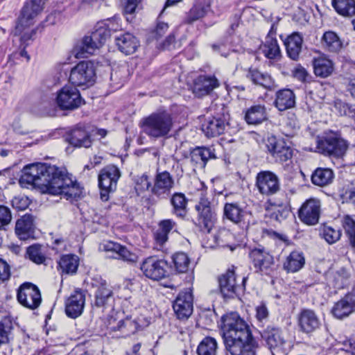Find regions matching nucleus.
Here are the masks:
<instances>
[{
	"mask_svg": "<svg viewBox=\"0 0 355 355\" xmlns=\"http://www.w3.org/2000/svg\"><path fill=\"white\" fill-rule=\"evenodd\" d=\"M300 128L298 120L295 114L289 113L285 121L284 128L287 129L284 133L286 136H292L295 131Z\"/></svg>",
	"mask_w": 355,
	"mask_h": 355,
	"instance_id": "obj_57",
	"label": "nucleus"
},
{
	"mask_svg": "<svg viewBox=\"0 0 355 355\" xmlns=\"http://www.w3.org/2000/svg\"><path fill=\"white\" fill-rule=\"evenodd\" d=\"M12 329L13 323L10 317H5L0 320V344L9 342Z\"/></svg>",
	"mask_w": 355,
	"mask_h": 355,
	"instance_id": "obj_51",
	"label": "nucleus"
},
{
	"mask_svg": "<svg viewBox=\"0 0 355 355\" xmlns=\"http://www.w3.org/2000/svg\"><path fill=\"white\" fill-rule=\"evenodd\" d=\"M176 226L173 219H164L158 223V229L154 233V239L157 245L162 246L168 239V234Z\"/></svg>",
	"mask_w": 355,
	"mask_h": 355,
	"instance_id": "obj_41",
	"label": "nucleus"
},
{
	"mask_svg": "<svg viewBox=\"0 0 355 355\" xmlns=\"http://www.w3.org/2000/svg\"><path fill=\"white\" fill-rule=\"evenodd\" d=\"M355 312V290L347 293L343 297L336 302L331 313L338 319H343Z\"/></svg>",
	"mask_w": 355,
	"mask_h": 355,
	"instance_id": "obj_23",
	"label": "nucleus"
},
{
	"mask_svg": "<svg viewBox=\"0 0 355 355\" xmlns=\"http://www.w3.org/2000/svg\"><path fill=\"white\" fill-rule=\"evenodd\" d=\"M119 50L125 55L134 53L139 46V40L132 33L126 32L115 37Z\"/></svg>",
	"mask_w": 355,
	"mask_h": 355,
	"instance_id": "obj_34",
	"label": "nucleus"
},
{
	"mask_svg": "<svg viewBox=\"0 0 355 355\" xmlns=\"http://www.w3.org/2000/svg\"><path fill=\"white\" fill-rule=\"evenodd\" d=\"M313 67L315 75L323 78L329 76L334 71L332 61L326 57L314 58Z\"/></svg>",
	"mask_w": 355,
	"mask_h": 355,
	"instance_id": "obj_42",
	"label": "nucleus"
},
{
	"mask_svg": "<svg viewBox=\"0 0 355 355\" xmlns=\"http://www.w3.org/2000/svg\"><path fill=\"white\" fill-rule=\"evenodd\" d=\"M65 141L75 148H89L92 144L89 133L79 127L68 132L65 135Z\"/></svg>",
	"mask_w": 355,
	"mask_h": 355,
	"instance_id": "obj_33",
	"label": "nucleus"
},
{
	"mask_svg": "<svg viewBox=\"0 0 355 355\" xmlns=\"http://www.w3.org/2000/svg\"><path fill=\"white\" fill-rule=\"evenodd\" d=\"M249 257L256 270L262 275H270L273 271L274 257L263 248H254L250 252Z\"/></svg>",
	"mask_w": 355,
	"mask_h": 355,
	"instance_id": "obj_15",
	"label": "nucleus"
},
{
	"mask_svg": "<svg viewBox=\"0 0 355 355\" xmlns=\"http://www.w3.org/2000/svg\"><path fill=\"white\" fill-rule=\"evenodd\" d=\"M220 320L224 343L232 355H256L258 343L250 325L237 313H227Z\"/></svg>",
	"mask_w": 355,
	"mask_h": 355,
	"instance_id": "obj_2",
	"label": "nucleus"
},
{
	"mask_svg": "<svg viewBox=\"0 0 355 355\" xmlns=\"http://www.w3.org/2000/svg\"><path fill=\"white\" fill-rule=\"evenodd\" d=\"M223 214L225 218L243 230H247L249 228L252 219V213L242 208L238 202L225 203Z\"/></svg>",
	"mask_w": 355,
	"mask_h": 355,
	"instance_id": "obj_9",
	"label": "nucleus"
},
{
	"mask_svg": "<svg viewBox=\"0 0 355 355\" xmlns=\"http://www.w3.org/2000/svg\"><path fill=\"white\" fill-rule=\"evenodd\" d=\"M321 214V203L318 199L306 200L298 211L300 220L308 225H315L318 221Z\"/></svg>",
	"mask_w": 355,
	"mask_h": 355,
	"instance_id": "obj_20",
	"label": "nucleus"
},
{
	"mask_svg": "<svg viewBox=\"0 0 355 355\" xmlns=\"http://www.w3.org/2000/svg\"><path fill=\"white\" fill-rule=\"evenodd\" d=\"M327 285L334 289H343L350 283L351 274L345 268L329 269L325 274Z\"/></svg>",
	"mask_w": 355,
	"mask_h": 355,
	"instance_id": "obj_26",
	"label": "nucleus"
},
{
	"mask_svg": "<svg viewBox=\"0 0 355 355\" xmlns=\"http://www.w3.org/2000/svg\"><path fill=\"white\" fill-rule=\"evenodd\" d=\"M195 209L198 214L196 225L200 228V231L209 233L217 220V215L205 191L200 193L199 201L195 205Z\"/></svg>",
	"mask_w": 355,
	"mask_h": 355,
	"instance_id": "obj_5",
	"label": "nucleus"
},
{
	"mask_svg": "<svg viewBox=\"0 0 355 355\" xmlns=\"http://www.w3.org/2000/svg\"><path fill=\"white\" fill-rule=\"evenodd\" d=\"M211 0H196L186 13L184 22L191 24L205 17L211 10Z\"/></svg>",
	"mask_w": 355,
	"mask_h": 355,
	"instance_id": "obj_31",
	"label": "nucleus"
},
{
	"mask_svg": "<svg viewBox=\"0 0 355 355\" xmlns=\"http://www.w3.org/2000/svg\"><path fill=\"white\" fill-rule=\"evenodd\" d=\"M85 304V295L78 289L74 291L65 301V313L71 318L79 317L83 312Z\"/></svg>",
	"mask_w": 355,
	"mask_h": 355,
	"instance_id": "obj_24",
	"label": "nucleus"
},
{
	"mask_svg": "<svg viewBox=\"0 0 355 355\" xmlns=\"http://www.w3.org/2000/svg\"><path fill=\"white\" fill-rule=\"evenodd\" d=\"M261 336L266 343L272 355L280 352L286 344L282 329L275 325H268L261 331Z\"/></svg>",
	"mask_w": 355,
	"mask_h": 355,
	"instance_id": "obj_19",
	"label": "nucleus"
},
{
	"mask_svg": "<svg viewBox=\"0 0 355 355\" xmlns=\"http://www.w3.org/2000/svg\"><path fill=\"white\" fill-rule=\"evenodd\" d=\"M349 143L338 135H327L317 141L318 152L334 158H342L346 153Z\"/></svg>",
	"mask_w": 355,
	"mask_h": 355,
	"instance_id": "obj_6",
	"label": "nucleus"
},
{
	"mask_svg": "<svg viewBox=\"0 0 355 355\" xmlns=\"http://www.w3.org/2000/svg\"><path fill=\"white\" fill-rule=\"evenodd\" d=\"M140 269L147 278L154 281H159L169 275L168 262L155 256L146 258L142 261Z\"/></svg>",
	"mask_w": 355,
	"mask_h": 355,
	"instance_id": "obj_8",
	"label": "nucleus"
},
{
	"mask_svg": "<svg viewBox=\"0 0 355 355\" xmlns=\"http://www.w3.org/2000/svg\"><path fill=\"white\" fill-rule=\"evenodd\" d=\"M173 261L176 270L179 272H186L190 265V259L184 252H177L173 257Z\"/></svg>",
	"mask_w": 355,
	"mask_h": 355,
	"instance_id": "obj_52",
	"label": "nucleus"
},
{
	"mask_svg": "<svg viewBox=\"0 0 355 355\" xmlns=\"http://www.w3.org/2000/svg\"><path fill=\"white\" fill-rule=\"evenodd\" d=\"M219 86V82L214 76L201 75L193 81L192 91L198 98L210 94L215 88Z\"/></svg>",
	"mask_w": 355,
	"mask_h": 355,
	"instance_id": "obj_25",
	"label": "nucleus"
},
{
	"mask_svg": "<svg viewBox=\"0 0 355 355\" xmlns=\"http://www.w3.org/2000/svg\"><path fill=\"white\" fill-rule=\"evenodd\" d=\"M260 50L268 59H277L281 56V51L276 38L267 36L265 42L261 45Z\"/></svg>",
	"mask_w": 355,
	"mask_h": 355,
	"instance_id": "obj_45",
	"label": "nucleus"
},
{
	"mask_svg": "<svg viewBox=\"0 0 355 355\" xmlns=\"http://www.w3.org/2000/svg\"><path fill=\"white\" fill-rule=\"evenodd\" d=\"M96 66L94 60L79 62L71 69L69 81L76 86L92 85L96 79Z\"/></svg>",
	"mask_w": 355,
	"mask_h": 355,
	"instance_id": "obj_7",
	"label": "nucleus"
},
{
	"mask_svg": "<svg viewBox=\"0 0 355 355\" xmlns=\"http://www.w3.org/2000/svg\"><path fill=\"white\" fill-rule=\"evenodd\" d=\"M174 186L175 180L169 172L157 171L151 187V193L160 199L166 198L170 195Z\"/></svg>",
	"mask_w": 355,
	"mask_h": 355,
	"instance_id": "obj_18",
	"label": "nucleus"
},
{
	"mask_svg": "<svg viewBox=\"0 0 355 355\" xmlns=\"http://www.w3.org/2000/svg\"><path fill=\"white\" fill-rule=\"evenodd\" d=\"M303 44V37L299 33H293L284 40L287 55L293 60L300 58Z\"/></svg>",
	"mask_w": 355,
	"mask_h": 355,
	"instance_id": "obj_35",
	"label": "nucleus"
},
{
	"mask_svg": "<svg viewBox=\"0 0 355 355\" xmlns=\"http://www.w3.org/2000/svg\"><path fill=\"white\" fill-rule=\"evenodd\" d=\"M58 270L62 275H72L76 273L79 266V257L75 254L62 255L58 262Z\"/></svg>",
	"mask_w": 355,
	"mask_h": 355,
	"instance_id": "obj_40",
	"label": "nucleus"
},
{
	"mask_svg": "<svg viewBox=\"0 0 355 355\" xmlns=\"http://www.w3.org/2000/svg\"><path fill=\"white\" fill-rule=\"evenodd\" d=\"M266 146L276 162L284 163L293 157V149L283 139H278L274 136L269 137Z\"/></svg>",
	"mask_w": 355,
	"mask_h": 355,
	"instance_id": "obj_21",
	"label": "nucleus"
},
{
	"mask_svg": "<svg viewBox=\"0 0 355 355\" xmlns=\"http://www.w3.org/2000/svg\"><path fill=\"white\" fill-rule=\"evenodd\" d=\"M220 110L221 112L209 117L202 125V131L207 137H214L224 132L228 124L229 114L224 107H222Z\"/></svg>",
	"mask_w": 355,
	"mask_h": 355,
	"instance_id": "obj_17",
	"label": "nucleus"
},
{
	"mask_svg": "<svg viewBox=\"0 0 355 355\" xmlns=\"http://www.w3.org/2000/svg\"><path fill=\"white\" fill-rule=\"evenodd\" d=\"M247 280L246 277L242 278V283L238 284L234 272V267L229 268L227 272L219 278V286L224 298H234L238 296L241 291L245 288Z\"/></svg>",
	"mask_w": 355,
	"mask_h": 355,
	"instance_id": "obj_10",
	"label": "nucleus"
},
{
	"mask_svg": "<svg viewBox=\"0 0 355 355\" xmlns=\"http://www.w3.org/2000/svg\"><path fill=\"white\" fill-rule=\"evenodd\" d=\"M232 234L228 230L225 228L220 230L215 236L218 244L221 246L229 245V243L232 240Z\"/></svg>",
	"mask_w": 355,
	"mask_h": 355,
	"instance_id": "obj_62",
	"label": "nucleus"
},
{
	"mask_svg": "<svg viewBox=\"0 0 355 355\" xmlns=\"http://www.w3.org/2000/svg\"><path fill=\"white\" fill-rule=\"evenodd\" d=\"M35 229V218L32 214H26L17 220L15 232L20 240L34 238Z\"/></svg>",
	"mask_w": 355,
	"mask_h": 355,
	"instance_id": "obj_28",
	"label": "nucleus"
},
{
	"mask_svg": "<svg viewBox=\"0 0 355 355\" xmlns=\"http://www.w3.org/2000/svg\"><path fill=\"white\" fill-rule=\"evenodd\" d=\"M342 225L349 242L355 251V220L349 215H346L342 220Z\"/></svg>",
	"mask_w": 355,
	"mask_h": 355,
	"instance_id": "obj_50",
	"label": "nucleus"
},
{
	"mask_svg": "<svg viewBox=\"0 0 355 355\" xmlns=\"http://www.w3.org/2000/svg\"><path fill=\"white\" fill-rule=\"evenodd\" d=\"M56 103L62 110H73L84 103L79 90L73 85H65L58 92Z\"/></svg>",
	"mask_w": 355,
	"mask_h": 355,
	"instance_id": "obj_11",
	"label": "nucleus"
},
{
	"mask_svg": "<svg viewBox=\"0 0 355 355\" xmlns=\"http://www.w3.org/2000/svg\"><path fill=\"white\" fill-rule=\"evenodd\" d=\"M135 190L138 193V194L148 191L150 188L153 187L151 185L150 180L148 178V176L146 174H143L141 176H138L135 178Z\"/></svg>",
	"mask_w": 355,
	"mask_h": 355,
	"instance_id": "obj_60",
	"label": "nucleus"
},
{
	"mask_svg": "<svg viewBox=\"0 0 355 355\" xmlns=\"http://www.w3.org/2000/svg\"><path fill=\"white\" fill-rule=\"evenodd\" d=\"M270 315V312L266 302H261L255 306V318L259 324H265Z\"/></svg>",
	"mask_w": 355,
	"mask_h": 355,
	"instance_id": "obj_56",
	"label": "nucleus"
},
{
	"mask_svg": "<svg viewBox=\"0 0 355 355\" xmlns=\"http://www.w3.org/2000/svg\"><path fill=\"white\" fill-rule=\"evenodd\" d=\"M322 42L324 48L331 52H338L343 46L339 37L333 31L325 32L323 34Z\"/></svg>",
	"mask_w": 355,
	"mask_h": 355,
	"instance_id": "obj_48",
	"label": "nucleus"
},
{
	"mask_svg": "<svg viewBox=\"0 0 355 355\" xmlns=\"http://www.w3.org/2000/svg\"><path fill=\"white\" fill-rule=\"evenodd\" d=\"M335 107L340 115L347 116L355 119V106L339 101L336 102Z\"/></svg>",
	"mask_w": 355,
	"mask_h": 355,
	"instance_id": "obj_59",
	"label": "nucleus"
},
{
	"mask_svg": "<svg viewBox=\"0 0 355 355\" xmlns=\"http://www.w3.org/2000/svg\"><path fill=\"white\" fill-rule=\"evenodd\" d=\"M28 258L36 263H42L45 261V257L42 252L41 245L35 244L29 246L26 250Z\"/></svg>",
	"mask_w": 355,
	"mask_h": 355,
	"instance_id": "obj_55",
	"label": "nucleus"
},
{
	"mask_svg": "<svg viewBox=\"0 0 355 355\" xmlns=\"http://www.w3.org/2000/svg\"><path fill=\"white\" fill-rule=\"evenodd\" d=\"M98 28L105 29L107 32V38L110 37L112 32H116L120 28L117 18L107 19L105 22L98 23L96 26Z\"/></svg>",
	"mask_w": 355,
	"mask_h": 355,
	"instance_id": "obj_61",
	"label": "nucleus"
},
{
	"mask_svg": "<svg viewBox=\"0 0 355 355\" xmlns=\"http://www.w3.org/2000/svg\"><path fill=\"white\" fill-rule=\"evenodd\" d=\"M139 324L131 318H126L124 320H120L116 327H113L114 331H119L121 336L126 337L131 334H135L138 329Z\"/></svg>",
	"mask_w": 355,
	"mask_h": 355,
	"instance_id": "obj_49",
	"label": "nucleus"
},
{
	"mask_svg": "<svg viewBox=\"0 0 355 355\" xmlns=\"http://www.w3.org/2000/svg\"><path fill=\"white\" fill-rule=\"evenodd\" d=\"M331 5L340 15L352 17L355 15V0H332Z\"/></svg>",
	"mask_w": 355,
	"mask_h": 355,
	"instance_id": "obj_46",
	"label": "nucleus"
},
{
	"mask_svg": "<svg viewBox=\"0 0 355 355\" xmlns=\"http://www.w3.org/2000/svg\"><path fill=\"white\" fill-rule=\"evenodd\" d=\"M42 9V0H30L24 6L15 29V34L20 36L21 46L26 47L35 39L40 27L31 26Z\"/></svg>",
	"mask_w": 355,
	"mask_h": 355,
	"instance_id": "obj_3",
	"label": "nucleus"
},
{
	"mask_svg": "<svg viewBox=\"0 0 355 355\" xmlns=\"http://www.w3.org/2000/svg\"><path fill=\"white\" fill-rule=\"evenodd\" d=\"M295 105V96L290 89H283L277 92L275 105L279 111L290 109Z\"/></svg>",
	"mask_w": 355,
	"mask_h": 355,
	"instance_id": "obj_37",
	"label": "nucleus"
},
{
	"mask_svg": "<svg viewBox=\"0 0 355 355\" xmlns=\"http://www.w3.org/2000/svg\"><path fill=\"white\" fill-rule=\"evenodd\" d=\"M339 196L343 202H352L355 203V184L353 182L345 184L339 189Z\"/></svg>",
	"mask_w": 355,
	"mask_h": 355,
	"instance_id": "obj_54",
	"label": "nucleus"
},
{
	"mask_svg": "<svg viewBox=\"0 0 355 355\" xmlns=\"http://www.w3.org/2000/svg\"><path fill=\"white\" fill-rule=\"evenodd\" d=\"M90 286L94 291V304L98 308H106L113 301V291L107 282L101 276L96 275L91 279Z\"/></svg>",
	"mask_w": 355,
	"mask_h": 355,
	"instance_id": "obj_12",
	"label": "nucleus"
},
{
	"mask_svg": "<svg viewBox=\"0 0 355 355\" xmlns=\"http://www.w3.org/2000/svg\"><path fill=\"white\" fill-rule=\"evenodd\" d=\"M17 298L20 304L32 310L37 309L42 302L39 288L30 282H25L19 286Z\"/></svg>",
	"mask_w": 355,
	"mask_h": 355,
	"instance_id": "obj_14",
	"label": "nucleus"
},
{
	"mask_svg": "<svg viewBox=\"0 0 355 355\" xmlns=\"http://www.w3.org/2000/svg\"><path fill=\"white\" fill-rule=\"evenodd\" d=\"M143 132L154 139L167 137L173 126L171 113L166 110H157L144 118L141 122Z\"/></svg>",
	"mask_w": 355,
	"mask_h": 355,
	"instance_id": "obj_4",
	"label": "nucleus"
},
{
	"mask_svg": "<svg viewBox=\"0 0 355 355\" xmlns=\"http://www.w3.org/2000/svg\"><path fill=\"white\" fill-rule=\"evenodd\" d=\"M320 236L329 244H333L340 239L341 232L339 229H334L331 226H324L320 231Z\"/></svg>",
	"mask_w": 355,
	"mask_h": 355,
	"instance_id": "obj_53",
	"label": "nucleus"
},
{
	"mask_svg": "<svg viewBox=\"0 0 355 355\" xmlns=\"http://www.w3.org/2000/svg\"><path fill=\"white\" fill-rule=\"evenodd\" d=\"M255 185L259 192L266 196H271L277 193L281 188L279 177L270 171L259 172L256 176Z\"/></svg>",
	"mask_w": 355,
	"mask_h": 355,
	"instance_id": "obj_13",
	"label": "nucleus"
},
{
	"mask_svg": "<svg viewBox=\"0 0 355 355\" xmlns=\"http://www.w3.org/2000/svg\"><path fill=\"white\" fill-rule=\"evenodd\" d=\"M168 26L164 22H158L155 30L151 33V37L155 40L161 38L167 31Z\"/></svg>",
	"mask_w": 355,
	"mask_h": 355,
	"instance_id": "obj_63",
	"label": "nucleus"
},
{
	"mask_svg": "<svg viewBox=\"0 0 355 355\" xmlns=\"http://www.w3.org/2000/svg\"><path fill=\"white\" fill-rule=\"evenodd\" d=\"M297 324L302 332L311 334L319 329L320 320L314 311L304 309L297 315Z\"/></svg>",
	"mask_w": 355,
	"mask_h": 355,
	"instance_id": "obj_27",
	"label": "nucleus"
},
{
	"mask_svg": "<svg viewBox=\"0 0 355 355\" xmlns=\"http://www.w3.org/2000/svg\"><path fill=\"white\" fill-rule=\"evenodd\" d=\"M19 183L23 187L36 188L42 193L60 196L70 202L81 198L83 193V187L64 168L43 163L24 166Z\"/></svg>",
	"mask_w": 355,
	"mask_h": 355,
	"instance_id": "obj_1",
	"label": "nucleus"
},
{
	"mask_svg": "<svg viewBox=\"0 0 355 355\" xmlns=\"http://www.w3.org/2000/svg\"><path fill=\"white\" fill-rule=\"evenodd\" d=\"M305 263V259L302 252L293 251L287 257L283 267L288 272H295L300 270Z\"/></svg>",
	"mask_w": 355,
	"mask_h": 355,
	"instance_id": "obj_44",
	"label": "nucleus"
},
{
	"mask_svg": "<svg viewBox=\"0 0 355 355\" xmlns=\"http://www.w3.org/2000/svg\"><path fill=\"white\" fill-rule=\"evenodd\" d=\"M188 198L183 193H174L170 198L171 213L178 218H184L188 212Z\"/></svg>",
	"mask_w": 355,
	"mask_h": 355,
	"instance_id": "obj_36",
	"label": "nucleus"
},
{
	"mask_svg": "<svg viewBox=\"0 0 355 355\" xmlns=\"http://www.w3.org/2000/svg\"><path fill=\"white\" fill-rule=\"evenodd\" d=\"M11 204L13 208L18 210H24L28 205V198L24 197H15L12 198Z\"/></svg>",
	"mask_w": 355,
	"mask_h": 355,
	"instance_id": "obj_64",
	"label": "nucleus"
},
{
	"mask_svg": "<svg viewBox=\"0 0 355 355\" xmlns=\"http://www.w3.org/2000/svg\"><path fill=\"white\" fill-rule=\"evenodd\" d=\"M10 209L4 205H0V230H6L12 221Z\"/></svg>",
	"mask_w": 355,
	"mask_h": 355,
	"instance_id": "obj_58",
	"label": "nucleus"
},
{
	"mask_svg": "<svg viewBox=\"0 0 355 355\" xmlns=\"http://www.w3.org/2000/svg\"><path fill=\"white\" fill-rule=\"evenodd\" d=\"M103 249L104 251L113 252L114 254L112 258L114 259L131 263H136L138 260V256L135 252L118 243L107 241L103 244Z\"/></svg>",
	"mask_w": 355,
	"mask_h": 355,
	"instance_id": "obj_29",
	"label": "nucleus"
},
{
	"mask_svg": "<svg viewBox=\"0 0 355 355\" xmlns=\"http://www.w3.org/2000/svg\"><path fill=\"white\" fill-rule=\"evenodd\" d=\"M334 179V173L329 168L318 167L313 171L311 175V182L318 187H325L332 183Z\"/></svg>",
	"mask_w": 355,
	"mask_h": 355,
	"instance_id": "obj_39",
	"label": "nucleus"
},
{
	"mask_svg": "<svg viewBox=\"0 0 355 355\" xmlns=\"http://www.w3.org/2000/svg\"><path fill=\"white\" fill-rule=\"evenodd\" d=\"M245 120L248 124L258 125L267 120V112L265 105H254L246 110Z\"/></svg>",
	"mask_w": 355,
	"mask_h": 355,
	"instance_id": "obj_38",
	"label": "nucleus"
},
{
	"mask_svg": "<svg viewBox=\"0 0 355 355\" xmlns=\"http://www.w3.org/2000/svg\"><path fill=\"white\" fill-rule=\"evenodd\" d=\"M121 177V171L115 165H107L102 168L98 175L100 188L115 189Z\"/></svg>",
	"mask_w": 355,
	"mask_h": 355,
	"instance_id": "obj_30",
	"label": "nucleus"
},
{
	"mask_svg": "<svg viewBox=\"0 0 355 355\" xmlns=\"http://www.w3.org/2000/svg\"><path fill=\"white\" fill-rule=\"evenodd\" d=\"M173 308L180 320L187 319L193 312V295L190 291L180 292L173 302Z\"/></svg>",
	"mask_w": 355,
	"mask_h": 355,
	"instance_id": "obj_22",
	"label": "nucleus"
},
{
	"mask_svg": "<svg viewBox=\"0 0 355 355\" xmlns=\"http://www.w3.org/2000/svg\"><path fill=\"white\" fill-rule=\"evenodd\" d=\"M190 161L196 168H203L207 162L216 159L214 149L210 147L197 146L190 150Z\"/></svg>",
	"mask_w": 355,
	"mask_h": 355,
	"instance_id": "obj_32",
	"label": "nucleus"
},
{
	"mask_svg": "<svg viewBox=\"0 0 355 355\" xmlns=\"http://www.w3.org/2000/svg\"><path fill=\"white\" fill-rule=\"evenodd\" d=\"M107 39V31L103 28H98L96 26L89 35L83 37L80 51L78 52V54H80L81 57L94 54L97 49L105 44Z\"/></svg>",
	"mask_w": 355,
	"mask_h": 355,
	"instance_id": "obj_16",
	"label": "nucleus"
},
{
	"mask_svg": "<svg viewBox=\"0 0 355 355\" xmlns=\"http://www.w3.org/2000/svg\"><path fill=\"white\" fill-rule=\"evenodd\" d=\"M247 77L254 84L261 86L267 89H271L274 86V81L272 77L268 73H262L257 69L250 68Z\"/></svg>",
	"mask_w": 355,
	"mask_h": 355,
	"instance_id": "obj_43",
	"label": "nucleus"
},
{
	"mask_svg": "<svg viewBox=\"0 0 355 355\" xmlns=\"http://www.w3.org/2000/svg\"><path fill=\"white\" fill-rule=\"evenodd\" d=\"M217 351L216 340L211 336H206L200 342L196 353L198 355H216Z\"/></svg>",
	"mask_w": 355,
	"mask_h": 355,
	"instance_id": "obj_47",
	"label": "nucleus"
}]
</instances>
